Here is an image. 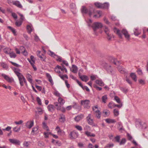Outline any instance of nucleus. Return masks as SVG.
<instances>
[{"mask_svg": "<svg viewBox=\"0 0 148 148\" xmlns=\"http://www.w3.org/2000/svg\"><path fill=\"white\" fill-rule=\"evenodd\" d=\"M69 135L71 139H75L78 136L79 134L77 132L73 131L70 133Z\"/></svg>", "mask_w": 148, "mask_h": 148, "instance_id": "obj_4", "label": "nucleus"}, {"mask_svg": "<svg viewBox=\"0 0 148 148\" xmlns=\"http://www.w3.org/2000/svg\"><path fill=\"white\" fill-rule=\"evenodd\" d=\"M134 34L136 36H138L141 33L140 31L137 28H135L134 30Z\"/></svg>", "mask_w": 148, "mask_h": 148, "instance_id": "obj_26", "label": "nucleus"}, {"mask_svg": "<svg viewBox=\"0 0 148 148\" xmlns=\"http://www.w3.org/2000/svg\"><path fill=\"white\" fill-rule=\"evenodd\" d=\"M38 132V127L36 126L32 128L31 132V134L32 135L36 134Z\"/></svg>", "mask_w": 148, "mask_h": 148, "instance_id": "obj_16", "label": "nucleus"}, {"mask_svg": "<svg viewBox=\"0 0 148 148\" xmlns=\"http://www.w3.org/2000/svg\"><path fill=\"white\" fill-rule=\"evenodd\" d=\"M53 94L56 96L59 97H60L62 96V95L56 90H55Z\"/></svg>", "mask_w": 148, "mask_h": 148, "instance_id": "obj_45", "label": "nucleus"}, {"mask_svg": "<svg viewBox=\"0 0 148 148\" xmlns=\"http://www.w3.org/2000/svg\"><path fill=\"white\" fill-rule=\"evenodd\" d=\"M103 28L105 33L107 34L108 36H109V29H108V27L106 26H104L103 27Z\"/></svg>", "mask_w": 148, "mask_h": 148, "instance_id": "obj_37", "label": "nucleus"}, {"mask_svg": "<svg viewBox=\"0 0 148 148\" xmlns=\"http://www.w3.org/2000/svg\"><path fill=\"white\" fill-rule=\"evenodd\" d=\"M97 13L98 14V16H97V14L94 15L93 16L95 18H96L97 17V18L100 17L101 16V12L99 10L97 11Z\"/></svg>", "mask_w": 148, "mask_h": 148, "instance_id": "obj_48", "label": "nucleus"}, {"mask_svg": "<svg viewBox=\"0 0 148 148\" xmlns=\"http://www.w3.org/2000/svg\"><path fill=\"white\" fill-rule=\"evenodd\" d=\"M58 101L60 105H63L65 102L64 100L61 98V97L58 98Z\"/></svg>", "mask_w": 148, "mask_h": 148, "instance_id": "obj_33", "label": "nucleus"}, {"mask_svg": "<svg viewBox=\"0 0 148 148\" xmlns=\"http://www.w3.org/2000/svg\"><path fill=\"white\" fill-rule=\"evenodd\" d=\"M19 15L20 16V20L21 21H22L23 22V20H24V19H25L24 17L23 16V15L19 13Z\"/></svg>", "mask_w": 148, "mask_h": 148, "instance_id": "obj_62", "label": "nucleus"}, {"mask_svg": "<svg viewBox=\"0 0 148 148\" xmlns=\"http://www.w3.org/2000/svg\"><path fill=\"white\" fill-rule=\"evenodd\" d=\"M11 49L9 48H6L4 49V52L7 54H9L10 53Z\"/></svg>", "mask_w": 148, "mask_h": 148, "instance_id": "obj_42", "label": "nucleus"}, {"mask_svg": "<svg viewBox=\"0 0 148 148\" xmlns=\"http://www.w3.org/2000/svg\"><path fill=\"white\" fill-rule=\"evenodd\" d=\"M49 111L52 112L54 110V107L52 105H49L47 107Z\"/></svg>", "mask_w": 148, "mask_h": 148, "instance_id": "obj_38", "label": "nucleus"}, {"mask_svg": "<svg viewBox=\"0 0 148 148\" xmlns=\"http://www.w3.org/2000/svg\"><path fill=\"white\" fill-rule=\"evenodd\" d=\"M28 60L33 67L34 70L35 71H36L37 70V68L34 65L35 62V59L34 56H30V59H28Z\"/></svg>", "mask_w": 148, "mask_h": 148, "instance_id": "obj_3", "label": "nucleus"}, {"mask_svg": "<svg viewBox=\"0 0 148 148\" xmlns=\"http://www.w3.org/2000/svg\"><path fill=\"white\" fill-rule=\"evenodd\" d=\"M48 54L50 56L53 57H54L55 56H56V55L53 52L50 51H49L48 52Z\"/></svg>", "mask_w": 148, "mask_h": 148, "instance_id": "obj_57", "label": "nucleus"}, {"mask_svg": "<svg viewBox=\"0 0 148 148\" xmlns=\"http://www.w3.org/2000/svg\"><path fill=\"white\" fill-rule=\"evenodd\" d=\"M114 100L116 102L119 103H121L119 98L117 96H115L114 97Z\"/></svg>", "mask_w": 148, "mask_h": 148, "instance_id": "obj_50", "label": "nucleus"}, {"mask_svg": "<svg viewBox=\"0 0 148 148\" xmlns=\"http://www.w3.org/2000/svg\"><path fill=\"white\" fill-rule=\"evenodd\" d=\"M9 140L11 143L15 145H19L20 144V141L16 139L10 138Z\"/></svg>", "mask_w": 148, "mask_h": 148, "instance_id": "obj_9", "label": "nucleus"}, {"mask_svg": "<svg viewBox=\"0 0 148 148\" xmlns=\"http://www.w3.org/2000/svg\"><path fill=\"white\" fill-rule=\"evenodd\" d=\"M113 113L115 116H117L119 114V112L118 109H114V110Z\"/></svg>", "mask_w": 148, "mask_h": 148, "instance_id": "obj_43", "label": "nucleus"}, {"mask_svg": "<svg viewBox=\"0 0 148 148\" xmlns=\"http://www.w3.org/2000/svg\"><path fill=\"white\" fill-rule=\"evenodd\" d=\"M92 115L90 114H89L86 117V120L88 123L90 125H93L94 124V121L92 119Z\"/></svg>", "mask_w": 148, "mask_h": 148, "instance_id": "obj_5", "label": "nucleus"}, {"mask_svg": "<svg viewBox=\"0 0 148 148\" xmlns=\"http://www.w3.org/2000/svg\"><path fill=\"white\" fill-rule=\"evenodd\" d=\"M83 115H79L75 117L74 120L76 122H78L82 120L83 118Z\"/></svg>", "mask_w": 148, "mask_h": 148, "instance_id": "obj_25", "label": "nucleus"}, {"mask_svg": "<svg viewBox=\"0 0 148 148\" xmlns=\"http://www.w3.org/2000/svg\"><path fill=\"white\" fill-rule=\"evenodd\" d=\"M95 84H98L99 86H103L104 85V84L102 81L100 79L96 80L95 82Z\"/></svg>", "mask_w": 148, "mask_h": 148, "instance_id": "obj_19", "label": "nucleus"}, {"mask_svg": "<svg viewBox=\"0 0 148 148\" xmlns=\"http://www.w3.org/2000/svg\"><path fill=\"white\" fill-rule=\"evenodd\" d=\"M55 71L56 72L59 73H60L61 72L59 69V67H57V66L55 68Z\"/></svg>", "mask_w": 148, "mask_h": 148, "instance_id": "obj_63", "label": "nucleus"}, {"mask_svg": "<svg viewBox=\"0 0 148 148\" xmlns=\"http://www.w3.org/2000/svg\"><path fill=\"white\" fill-rule=\"evenodd\" d=\"M59 103L56 102L54 103L55 106L56 107V109L57 110H59L60 109L61 106L59 105Z\"/></svg>", "mask_w": 148, "mask_h": 148, "instance_id": "obj_51", "label": "nucleus"}, {"mask_svg": "<svg viewBox=\"0 0 148 148\" xmlns=\"http://www.w3.org/2000/svg\"><path fill=\"white\" fill-rule=\"evenodd\" d=\"M37 54L38 56L40 58L41 60L44 61L46 59V56L44 54L42 53H41V52L40 51H37Z\"/></svg>", "mask_w": 148, "mask_h": 148, "instance_id": "obj_10", "label": "nucleus"}, {"mask_svg": "<svg viewBox=\"0 0 148 148\" xmlns=\"http://www.w3.org/2000/svg\"><path fill=\"white\" fill-rule=\"evenodd\" d=\"M91 27L95 32L97 29L102 27H103V25L100 22H95L92 24Z\"/></svg>", "mask_w": 148, "mask_h": 148, "instance_id": "obj_1", "label": "nucleus"}, {"mask_svg": "<svg viewBox=\"0 0 148 148\" xmlns=\"http://www.w3.org/2000/svg\"><path fill=\"white\" fill-rule=\"evenodd\" d=\"M106 121L108 123H113L116 122L114 119H105Z\"/></svg>", "mask_w": 148, "mask_h": 148, "instance_id": "obj_35", "label": "nucleus"}, {"mask_svg": "<svg viewBox=\"0 0 148 148\" xmlns=\"http://www.w3.org/2000/svg\"><path fill=\"white\" fill-rule=\"evenodd\" d=\"M82 13H88L91 16L92 14V12L90 10H88L84 6H83L82 9Z\"/></svg>", "mask_w": 148, "mask_h": 148, "instance_id": "obj_7", "label": "nucleus"}, {"mask_svg": "<svg viewBox=\"0 0 148 148\" xmlns=\"http://www.w3.org/2000/svg\"><path fill=\"white\" fill-rule=\"evenodd\" d=\"M103 113L104 114V116L105 117L108 116L110 114V112L108 110H103Z\"/></svg>", "mask_w": 148, "mask_h": 148, "instance_id": "obj_32", "label": "nucleus"}, {"mask_svg": "<svg viewBox=\"0 0 148 148\" xmlns=\"http://www.w3.org/2000/svg\"><path fill=\"white\" fill-rule=\"evenodd\" d=\"M85 134L88 137H94L95 136V134L91 133L90 132H89V131L88 132L86 131V132H85Z\"/></svg>", "mask_w": 148, "mask_h": 148, "instance_id": "obj_29", "label": "nucleus"}, {"mask_svg": "<svg viewBox=\"0 0 148 148\" xmlns=\"http://www.w3.org/2000/svg\"><path fill=\"white\" fill-rule=\"evenodd\" d=\"M121 34L124 35L125 37H130V35L128 32L125 29H123L121 30Z\"/></svg>", "mask_w": 148, "mask_h": 148, "instance_id": "obj_24", "label": "nucleus"}, {"mask_svg": "<svg viewBox=\"0 0 148 148\" xmlns=\"http://www.w3.org/2000/svg\"><path fill=\"white\" fill-rule=\"evenodd\" d=\"M114 31L119 37H122L121 31H120V30L118 29L116 27H114Z\"/></svg>", "mask_w": 148, "mask_h": 148, "instance_id": "obj_17", "label": "nucleus"}, {"mask_svg": "<svg viewBox=\"0 0 148 148\" xmlns=\"http://www.w3.org/2000/svg\"><path fill=\"white\" fill-rule=\"evenodd\" d=\"M84 130L85 131V132H86V131L88 132L90 130L91 128L90 126L88 125H86L84 127Z\"/></svg>", "mask_w": 148, "mask_h": 148, "instance_id": "obj_41", "label": "nucleus"}, {"mask_svg": "<svg viewBox=\"0 0 148 148\" xmlns=\"http://www.w3.org/2000/svg\"><path fill=\"white\" fill-rule=\"evenodd\" d=\"M130 76L132 79L135 82H136L137 81V77L135 73H131L130 74Z\"/></svg>", "mask_w": 148, "mask_h": 148, "instance_id": "obj_31", "label": "nucleus"}, {"mask_svg": "<svg viewBox=\"0 0 148 148\" xmlns=\"http://www.w3.org/2000/svg\"><path fill=\"white\" fill-rule=\"evenodd\" d=\"M27 32L29 34H30L33 30V28L32 25H27Z\"/></svg>", "mask_w": 148, "mask_h": 148, "instance_id": "obj_30", "label": "nucleus"}, {"mask_svg": "<svg viewBox=\"0 0 148 148\" xmlns=\"http://www.w3.org/2000/svg\"><path fill=\"white\" fill-rule=\"evenodd\" d=\"M78 75L80 78L83 81L86 82L88 80L89 78L87 76L85 75H81L79 73Z\"/></svg>", "mask_w": 148, "mask_h": 148, "instance_id": "obj_14", "label": "nucleus"}, {"mask_svg": "<svg viewBox=\"0 0 148 148\" xmlns=\"http://www.w3.org/2000/svg\"><path fill=\"white\" fill-rule=\"evenodd\" d=\"M101 4L102 3L98 2H97L95 3V5L99 8L101 9Z\"/></svg>", "mask_w": 148, "mask_h": 148, "instance_id": "obj_46", "label": "nucleus"}, {"mask_svg": "<svg viewBox=\"0 0 148 148\" xmlns=\"http://www.w3.org/2000/svg\"><path fill=\"white\" fill-rule=\"evenodd\" d=\"M1 65L3 69L6 70L8 71L9 70V66L6 63L4 62H2L1 63Z\"/></svg>", "mask_w": 148, "mask_h": 148, "instance_id": "obj_23", "label": "nucleus"}, {"mask_svg": "<svg viewBox=\"0 0 148 148\" xmlns=\"http://www.w3.org/2000/svg\"><path fill=\"white\" fill-rule=\"evenodd\" d=\"M75 128L78 130L79 131H81L82 130V128L81 126L77 125L75 127Z\"/></svg>", "mask_w": 148, "mask_h": 148, "instance_id": "obj_60", "label": "nucleus"}, {"mask_svg": "<svg viewBox=\"0 0 148 148\" xmlns=\"http://www.w3.org/2000/svg\"><path fill=\"white\" fill-rule=\"evenodd\" d=\"M57 67H59L60 70V72H61L60 73V74L64 73V72L66 73L67 72V69L64 67L63 66L62 67L61 66L59 65H57Z\"/></svg>", "mask_w": 148, "mask_h": 148, "instance_id": "obj_21", "label": "nucleus"}, {"mask_svg": "<svg viewBox=\"0 0 148 148\" xmlns=\"http://www.w3.org/2000/svg\"><path fill=\"white\" fill-rule=\"evenodd\" d=\"M126 139L125 138L122 139L121 140L120 143V145H121L124 144L126 142Z\"/></svg>", "mask_w": 148, "mask_h": 148, "instance_id": "obj_61", "label": "nucleus"}, {"mask_svg": "<svg viewBox=\"0 0 148 148\" xmlns=\"http://www.w3.org/2000/svg\"><path fill=\"white\" fill-rule=\"evenodd\" d=\"M111 62L113 63L114 64H116L117 62L116 58L113 57H111L109 59Z\"/></svg>", "mask_w": 148, "mask_h": 148, "instance_id": "obj_36", "label": "nucleus"}, {"mask_svg": "<svg viewBox=\"0 0 148 148\" xmlns=\"http://www.w3.org/2000/svg\"><path fill=\"white\" fill-rule=\"evenodd\" d=\"M26 77L29 82L31 84H33L32 79V75L29 73H27L26 74Z\"/></svg>", "mask_w": 148, "mask_h": 148, "instance_id": "obj_20", "label": "nucleus"}, {"mask_svg": "<svg viewBox=\"0 0 148 148\" xmlns=\"http://www.w3.org/2000/svg\"><path fill=\"white\" fill-rule=\"evenodd\" d=\"M102 66L107 70L108 73H112V69L110 66L108 65L106 63H103Z\"/></svg>", "mask_w": 148, "mask_h": 148, "instance_id": "obj_11", "label": "nucleus"}, {"mask_svg": "<svg viewBox=\"0 0 148 148\" xmlns=\"http://www.w3.org/2000/svg\"><path fill=\"white\" fill-rule=\"evenodd\" d=\"M12 3L13 5H15L18 8H22L23 6L19 1H13Z\"/></svg>", "mask_w": 148, "mask_h": 148, "instance_id": "obj_15", "label": "nucleus"}, {"mask_svg": "<svg viewBox=\"0 0 148 148\" xmlns=\"http://www.w3.org/2000/svg\"><path fill=\"white\" fill-rule=\"evenodd\" d=\"M23 22L21 21H17L15 22V25L17 27L20 26L22 24Z\"/></svg>", "mask_w": 148, "mask_h": 148, "instance_id": "obj_52", "label": "nucleus"}, {"mask_svg": "<svg viewBox=\"0 0 148 148\" xmlns=\"http://www.w3.org/2000/svg\"><path fill=\"white\" fill-rule=\"evenodd\" d=\"M9 54L11 58H15L16 57V55L13 52H10Z\"/></svg>", "mask_w": 148, "mask_h": 148, "instance_id": "obj_47", "label": "nucleus"}, {"mask_svg": "<svg viewBox=\"0 0 148 148\" xmlns=\"http://www.w3.org/2000/svg\"><path fill=\"white\" fill-rule=\"evenodd\" d=\"M19 82L20 84L22 86H23L24 83L26 85H27V82L26 80L23 75L18 77Z\"/></svg>", "mask_w": 148, "mask_h": 148, "instance_id": "obj_2", "label": "nucleus"}, {"mask_svg": "<svg viewBox=\"0 0 148 148\" xmlns=\"http://www.w3.org/2000/svg\"><path fill=\"white\" fill-rule=\"evenodd\" d=\"M42 124L43 128L45 129L47 131H49V128L47 126L46 123L45 122H43Z\"/></svg>", "mask_w": 148, "mask_h": 148, "instance_id": "obj_55", "label": "nucleus"}, {"mask_svg": "<svg viewBox=\"0 0 148 148\" xmlns=\"http://www.w3.org/2000/svg\"><path fill=\"white\" fill-rule=\"evenodd\" d=\"M93 86L97 90H102V88L98 86L96 84H94Z\"/></svg>", "mask_w": 148, "mask_h": 148, "instance_id": "obj_59", "label": "nucleus"}, {"mask_svg": "<svg viewBox=\"0 0 148 148\" xmlns=\"http://www.w3.org/2000/svg\"><path fill=\"white\" fill-rule=\"evenodd\" d=\"M21 130V127H18L17 126H16L13 128V131L15 132H19Z\"/></svg>", "mask_w": 148, "mask_h": 148, "instance_id": "obj_49", "label": "nucleus"}, {"mask_svg": "<svg viewBox=\"0 0 148 148\" xmlns=\"http://www.w3.org/2000/svg\"><path fill=\"white\" fill-rule=\"evenodd\" d=\"M94 112V114L96 117L98 119H100L101 114V112L99 110L95 111Z\"/></svg>", "mask_w": 148, "mask_h": 148, "instance_id": "obj_18", "label": "nucleus"}, {"mask_svg": "<svg viewBox=\"0 0 148 148\" xmlns=\"http://www.w3.org/2000/svg\"><path fill=\"white\" fill-rule=\"evenodd\" d=\"M8 28L11 31L15 36L16 35V30L14 28L10 26H8Z\"/></svg>", "mask_w": 148, "mask_h": 148, "instance_id": "obj_44", "label": "nucleus"}, {"mask_svg": "<svg viewBox=\"0 0 148 148\" xmlns=\"http://www.w3.org/2000/svg\"><path fill=\"white\" fill-rule=\"evenodd\" d=\"M108 99L107 96L106 95H104L102 97V101L105 103L106 102L107 100Z\"/></svg>", "mask_w": 148, "mask_h": 148, "instance_id": "obj_40", "label": "nucleus"}, {"mask_svg": "<svg viewBox=\"0 0 148 148\" xmlns=\"http://www.w3.org/2000/svg\"><path fill=\"white\" fill-rule=\"evenodd\" d=\"M71 11L73 14L75 15L77 13V10L75 4L74 3H71L70 5Z\"/></svg>", "mask_w": 148, "mask_h": 148, "instance_id": "obj_6", "label": "nucleus"}, {"mask_svg": "<svg viewBox=\"0 0 148 148\" xmlns=\"http://www.w3.org/2000/svg\"><path fill=\"white\" fill-rule=\"evenodd\" d=\"M120 89L124 93H126L128 91L127 89L123 87H120Z\"/></svg>", "mask_w": 148, "mask_h": 148, "instance_id": "obj_56", "label": "nucleus"}, {"mask_svg": "<svg viewBox=\"0 0 148 148\" xmlns=\"http://www.w3.org/2000/svg\"><path fill=\"white\" fill-rule=\"evenodd\" d=\"M56 131L57 132V133L58 134L61 135L62 133V130L60 129V127L58 126L55 129Z\"/></svg>", "mask_w": 148, "mask_h": 148, "instance_id": "obj_39", "label": "nucleus"}, {"mask_svg": "<svg viewBox=\"0 0 148 148\" xmlns=\"http://www.w3.org/2000/svg\"><path fill=\"white\" fill-rule=\"evenodd\" d=\"M59 121L60 122L62 123H64L65 121V117L64 115L63 114L60 115Z\"/></svg>", "mask_w": 148, "mask_h": 148, "instance_id": "obj_28", "label": "nucleus"}, {"mask_svg": "<svg viewBox=\"0 0 148 148\" xmlns=\"http://www.w3.org/2000/svg\"><path fill=\"white\" fill-rule=\"evenodd\" d=\"M82 104L84 106V108H88L89 106L88 105L89 103V101L88 100H86L84 101H82L81 102Z\"/></svg>", "mask_w": 148, "mask_h": 148, "instance_id": "obj_12", "label": "nucleus"}, {"mask_svg": "<svg viewBox=\"0 0 148 148\" xmlns=\"http://www.w3.org/2000/svg\"><path fill=\"white\" fill-rule=\"evenodd\" d=\"M90 78L92 80H94L98 78V77L96 75H92L90 76Z\"/></svg>", "mask_w": 148, "mask_h": 148, "instance_id": "obj_54", "label": "nucleus"}, {"mask_svg": "<svg viewBox=\"0 0 148 148\" xmlns=\"http://www.w3.org/2000/svg\"><path fill=\"white\" fill-rule=\"evenodd\" d=\"M78 69V68L77 66L75 65H73L72 68L71 69V71L72 72L76 73H77Z\"/></svg>", "mask_w": 148, "mask_h": 148, "instance_id": "obj_22", "label": "nucleus"}, {"mask_svg": "<svg viewBox=\"0 0 148 148\" xmlns=\"http://www.w3.org/2000/svg\"><path fill=\"white\" fill-rule=\"evenodd\" d=\"M108 106L109 108H112L114 107V103L112 102H110L109 103Z\"/></svg>", "mask_w": 148, "mask_h": 148, "instance_id": "obj_64", "label": "nucleus"}, {"mask_svg": "<svg viewBox=\"0 0 148 148\" xmlns=\"http://www.w3.org/2000/svg\"><path fill=\"white\" fill-rule=\"evenodd\" d=\"M30 142L28 141H25L23 143V145L24 147H27L30 145Z\"/></svg>", "mask_w": 148, "mask_h": 148, "instance_id": "obj_58", "label": "nucleus"}, {"mask_svg": "<svg viewBox=\"0 0 148 148\" xmlns=\"http://www.w3.org/2000/svg\"><path fill=\"white\" fill-rule=\"evenodd\" d=\"M34 124L33 121H29L26 123L25 126L27 128L30 129L33 126Z\"/></svg>", "mask_w": 148, "mask_h": 148, "instance_id": "obj_13", "label": "nucleus"}, {"mask_svg": "<svg viewBox=\"0 0 148 148\" xmlns=\"http://www.w3.org/2000/svg\"><path fill=\"white\" fill-rule=\"evenodd\" d=\"M12 68L18 77L22 75L20 73L21 70L20 69L15 67H12Z\"/></svg>", "mask_w": 148, "mask_h": 148, "instance_id": "obj_8", "label": "nucleus"}, {"mask_svg": "<svg viewBox=\"0 0 148 148\" xmlns=\"http://www.w3.org/2000/svg\"><path fill=\"white\" fill-rule=\"evenodd\" d=\"M109 6V4L108 3H105L101 4V9H108Z\"/></svg>", "mask_w": 148, "mask_h": 148, "instance_id": "obj_27", "label": "nucleus"}, {"mask_svg": "<svg viewBox=\"0 0 148 148\" xmlns=\"http://www.w3.org/2000/svg\"><path fill=\"white\" fill-rule=\"evenodd\" d=\"M1 75L2 77H4V79L5 80H6V81H7V80H8V79L9 77L8 75L4 73L1 74Z\"/></svg>", "mask_w": 148, "mask_h": 148, "instance_id": "obj_53", "label": "nucleus"}, {"mask_svg": "<svg viewBox=\"0 0 148 148\" xmlns=\"http://www.w3.org/2000/svg\"><path fill=\"white\" fill-rule=\"evenodd\" d=\"M118 71L121 73H123L125 72V70L124 68H123L122 67L119 66L118 67Z\"/></svg>", "mask_w": 148, "mask_h": 148, "instance_id": "obj_34", "label": "nucleus"}]
</instances>
